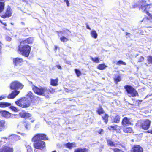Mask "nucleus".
Listing matches in <instances>:
<instances>
[{"mask_svg":"<svg viewBox=\"0 0 152 152\" xmlns=\"http://www.w3.org/2000/svg\"><path fill=\"white\" fill-rule=\"evenodd\" d=\"M42 140H48V138L43 134H38L32 138V141L35 142L34 143L35 152H42V150L45 147V143Z\"/></svg>","mask_w":152,"mask_h":152,"instance_id":"nucleus-1","label":"nucleus"},{"mask_svg":"<svg viewBox=\"0 0 152 152\" xmlns=\"http://www.w3.org/2000/svg\"><path fill=\"white\" fill-rule=\"evenodd\" d=\"M10 138L6 137H3L1 138L0 140V146L2 145V147L0 148V152H13V148L8 145L7 143L9 142Z\"/></svg>","mask_w":152,"mask_h":152,"instance_id":"nucleus-2","label":"nucleus"},{"mask_svg":"<svg viewBox=\"0 0 152 152\" xmlns=\"http://www.w3.org/2000/svg\"><path fill=\"white\" fill-rule=\"evenodd\" d=\"M19 51L23 56L28 57L30 52L31 48L28 45L21 42L19 47Z\"/></svg>","mask_w":152,"mask_h":152,"instance_id":"nucleus-3","label":"nucleus"},{"mask_svg":"<svg viewBox=\"0 0 152 152\" xmlns=\"http://www.w3.org/2000/svg\"><path fill=\"white\" fill-rule=\"evenodd\" d=\"M31 88L34 92L37 94L40 95H44V94H46V93L48 92V91L47 90V88L42 87L41 86L38 87L32 84V82H31Z\"/></svg>","mask_w":152,"mask_h":152,"instance_id":"nucleus-4","label":"nucleus"},{"mask_svg":"<svg viewBox=\"0 0 152 152\" xmlns=\"http://www.w3.org/2000/svg\"><path fill=\"white\" fill-rule=\"evenodd\" d=\"M18 106L23 108L29 107L30 105V102L28 99L26 97H23L15 102Z\"/></svg>","mask_w":152,"mask_h":152,"instance_id":"nucleus-5","label":"nucleus"},{"mask_svg":"<svg viewBox=\"0 0 152 152\" xmlns=\"http://www.w3.org/2000/svg\"><path fill=\"white\" fill-rule=\"evenodd\" d=\"M124 88L126 89L129 96L135 97L138 95L137 91L132 87L129 86H124Z\"/></svg>","mask_w":152,"mask_h":152,"instance_id":"nucleus-6","label":"nucleus"},{"mask_svg":"<svg viewBox=\"0 0 152 152\" xmlns=\"http://www.w3.org/2000/svg\"><path fill=\"white\" fill-rule=\"evenodd\" d=\"M150 7V5L147 4L146 2L142 1L141 4V8L140 9L142 12H145L149 16H151L150 15V14L149 13L148 9Z\"/></svg>","mask_w":152,"mask_h":152,"instance_id":"nucleus-7","label":"nucleus"},{"mask_svg":"<svg viewBox=\"0 0 152 152\" xmlns=\"http://www.w3.org/2000/svg\"><path fill=\"white\" fill-rule=\"evenodd\" d=\"M23 87V86L19 82L17 81L12 82L10 85V88L12 90L22 89Z\"/></svg>","mask_w":152,"mask_h":152,"instance_id":"nucleus-8","label":"nucleus"},{"mask_svg":"<svg viewBox=\"0 0 152 152\" xmlns=\"http://www.w3.org/2000/svg\"><path fill=\"white\" fill-rule=\"evenodd\" d=\"M151 123L149 120L146 119L142 122L140 126L142 129L147 130L149 128Z\"/></svg>","mask_w":152,"mask_h":152,"instance_id":"nucleus-9","label":"nucleus"},{"mask_svg":"<svg viewBox=\"0 0 152 152\" xmlns=\"http://www.w3.org/2000/svg\"><path fill=\"white\" fill-rule=\"evenodd\" d=\"M143 149L140 145H134L131 151V152H142Z\"/></svg>","mask_w":152,"mask_h":152,"instance_id":"nucleus-10","label":"nucleus"},{"mask_svg":"<svg viewBox=\"0 0 152 152\" xmlns=\"http://www.w3.org/2000/svg\"><path fill=\"white\" fill-rule=\"evenodd\" d=\"M23 62L22 59L19 58H16L13 59V62L14 65L17 66L20 65L21 63Z\"/></svg>","mask_w":152,"mask_h":152,"instance_id":"nucleus-11","label":"nucleus"},{"mask_svg":"<svg viewBox=\"0 0 152 152\" xmlns=\"http://www.w3.org/2000/svg\"><path fill=\"white\" fill-rule=\"evenodd\" d=\"M20 93L19 91L15 90L13 91L10 94L7 96V98L9 99H13L15 98Z\"/></svg>","mask_w":152,"mask_h":152,"instance_id":"nucleus-12","label":"nucleus"},{"mask_svg":"<svg viewBox=\"0 0 152 152\" xmlns=\"http://www.w3.org/2000/svg\"><path fill=\"white\" fill-rule=\"evenodd\" d=\"M12 14L11 9L10 7H8L5 13L2 15V17L3 18H5L7 17H9L11 16Z\"/></svg>","mask_w":152,"mask_h":152,"instance_id":"nucleus-13","label":"nucleus"},{"mask_svg":"<svg viewBox=\"0 0 152 152\" xmlns=\"http://www.w3.org/2000/svg\"><path fill=\"white\" fill-rule=\"evenodd\" d=\"M122 124L123 126H124L131 124L130 119L126 117H124L123 119Z\"/></svg>","mask_w":152,"mask_h":152,"instance_id":"nucleus-14","label":"nucleus"},{"mask_svg":"<svg viewBox=\"0 0 152 152\" xmlns=\"http://www.w3.org/2000/svg\"><path fill=\"white\" fill-rule=\"evenodd\" d=\"M19 114L21 117L26 118L30 117L31 116V115L30 113L26 112H21L19 113Z\"/></svg>","mask_w":152,"mask_h":152,"instance_id":"nucleus-15","label":"nucleus"},{"mask_svg":"<svg viewBox=\"0 0 152 152\" xmlns=\"http://www.w3.org/2000/svg\"><path fill=\"white\" fill-rule=\"evenodd\" d=\"M107 142L108 145L111 146L116 147L118 145H119L117 143H115L112 141L111 140L109 139L107 140Z\"/></svg>","mask_w":152,"mask_h":152,"instance_id":"nucleus-16","label":"nucleus"},{"mask_svg":"<svg viewBox=\"0 0 152 152\" xmlns=\"http://www.w3.org/2000/svg\"><path fill=\"white\" fill-rule=\"evenodd\" d=\"M1 115L3 117L6 118H8L11 116V113L6 111H2Z\"/></svg>","mask_w":152,"mask_h":152,"instance_id":"nucleus-17","label":"nucleus"},{"mask_svg":"<svg viewBox=\"0 0 152 152\" xmlns=\"http://www.w3.org/2000/svg\"><path fill=\"white\" fill-rule=\"evenodd\" d=\"M58 78H56L55 79H50V85L53 86H57L58 85Z\"/></svg>","mask_w":152,"mask_h":152,"instance_id":"nucleus-18","label":"nucleus"},{"mask_svg":"<svg viewBox=\"0 0 152 152\" xmlns=\"http://www.w3.org/2000/svg\"><path fill=\"white\" fill-rule=\"evenodd\" d=\"M11 105V104L9 103L5 102H1L0 103V107H5L10 106Z\"/></svg>","mask_w":152,"mask_h":152,"instance_id":"nucleus-19","label":"nucleus"},{"mask_svg":"<svg viewBox=\"0 0 152 152\" xmlns=\"http://www.w3.org/2000/svg\"><path fill=\"white\" fill-rule=\"evenodd\" d=\"M10 139H12L13 140L15 141L20 140V136L16 135H12L9 136Z\"/></svg>","mask_w":152,"mask_h":152,"instance_id":"nucleus-20","label":"nucleus"},{"mask_svg":"<svg viewBox=\"0 0 152 152\" xmlns=\"http://www.w3.org/2000/svg\"><path fill=\"white\" fill-rule=\"evenodd\" d=\"M90 34L91 37L95 39H96L97 38L98 34L96 31L94 30H92L90 32Z\"/></svg>","mask_w":152,"mask_h":152,"instance_id":"nucleus-21","label":"nucleus"},{"mask_svg":"<svg viewBox=\"0 0 152 152\" xmlns=\"http://www.w3.org/2000/svg\"><path fill=\"white\" fill-rule=\"evenodd\" d=\"M124 132L127 133H133V130L131 127L124 128L123 129Z\"/></svg>","mask_w":152,"mask_h":152,"instance_id":"nucleus-22","label":"nucleus"},{"mask_svg":"<svg viewBox=\"0 0 152 152\" xmlns=\"http://www.w3.org/2000/svg\"><path fill=\"white\" fill-rule=\"evenodd\" d=\"M88 149L85 148H77L75 151V152H88Z\"/></svg>","mask_w":152,"mask_h":152,"instance_id":"nucleus-23","label":"nucleus"},{"mask_svg":"<svg viewBox=\"0 0 152 152\" xmlns=\"http://www.w3.org/2000/svg\"><path fill=\"white\" fill-rule=\"evenodd\" d=\"M65 146L69 149H71L73 147L75 146V143H68L65 144Z\"/></svg>","mask_w":152,"mask_h":152,"instance_id":"nucleus-24","label":"nucleus"},{"mask_svg":"<svg viewBox=\"0 0 152 152\" xmlns=\"http://www.w3.org/2000/svg\"><path fill=\"white\" fill-rule=\"evenodd\" d=\"M102 118L104 121V122L107 124L108 122V115L106 114H104L102 115Z\"/></svg>","mask_w":152,"mask_h":152,"instance_id":"nucleus-25","label":"nucleus"},{"mask_svg":"<svg viewBox=\"0 0 152 152\" xmlns=\"http://www.w3.org/2000/svg\"><path fill=\"white\" fill-rule=\"evenodd\" d=\"M33 41V39L32 38H28L26 40L23 42H24V43L25 44H26V43L31 44L32 42Z\"/></svg>","mask_w":152,"mask_h":152,"instance_id":"nucleus-26","label":"nucleus"},{"mask_svg":"<svg viewBox=\"0 0 152 152\" xmlns=\"http://www.w3.org/2000/svg\"><path fill=\"white\" fill-rule=\"evenodd\" d=\"M107 66L104 64H100L98 66V68L99 70L104 69Z\"/></svg>","mask_w":152,"mask_h":152,"instance_id":"nucleus-27","label":"nucleus"},{"mask_svg":"<svg viewBox=\"0 0 152 152\" xmlns=\"http://www.w3.org/2000/svg\"><path fill=\"white\" fill-rule=\"evenodd\" d=\"M120 119V116L119 115L115 116L113 118V121L116 123H118L119 122Z\"/></svg>","mask_w":152,"mask_h":152,"instance_id":"nucleus-28","label":"nucleus"},{"mask_svg":"<svg viewBox=\"0 0 152 152\" xmlns=\"http://www.w3.org/2000/svg\"><path fill=\"white\" fill-rule=\"evenodd\" d=\"M5 122L4 121H0V131H1L4 126Z\"/></svg>","mask_w":152,"mask_h":152,"instance_id":"nucleus-29","label":"nucleus"},{"mask_svg":"<svg viewBox=\"0 0 152 152\" xmlns=\"http://www.w3.org/2000/svg\"><path fill=\"white\" fill-rule=\"evenodd\" d=\"M26 96L30 98L31 100L32 99L34 98L33 94L31 91H29L28 92Z\"/></svg>","mask_w":152,"mask_h":152,"instance_id":"nucleus-30","label":"nucleus"},{"mask_svg":"<svg viewBox=\"0 0 152 152\" xmlns=\"http://www.w3.org/2000/svg\"><path fill=\"white\" fill-rule=\"evenodd\" d=\"M4 3L0 2V12H2L4 9Z\"/></svg>","mask_w":152,"mask_h":152,"instance_id":"nucleus-31","label":"nucleus"},{"mask_svg":"<svg viewBox=\"0 0 152 152\" xmlns=\"http://www.w3.org/2000/svg\"><path fill=\"white\" fill-rule=\"evenodd\" d=\"M60 39L61 42H67L68 40V39L64 36L61 37L60 38Z\"/></svg>","mask_w":152,"mask_h":152,"instance_id":"nucleus-32","label":"nucleus"},{"mask_svg":"<svg viewBox=\"0 0 152 152\" xmlns=\"http://www.w3.org/2000/svg\"><path fill=\"white\" fill-rule=\"evenodd\" d=\"M116 64L117 65H126V64L122 61L120 60L116 63Z\"/></svg>","mask_w":152,"mask_h":152,"instance_id":"nucleus-33","label":"nucleus"},{"mask_svg":"<svg viewBox=\"0 0 152 152\" xmlns=\"http://www.w3.org/2000/svg\"><path fill=\"white\" fill-rule=\"evenodd\" d=\"M91 60L94 62L96 63H99V60L98 57H95V58H93L91 57Z\"/></svg>","mask_w":152,"mask_h":152,"instance_id":"nucleus-34","label":"nucleus"},{"mask_svg":"<svg viewBox=\"0 0 152 152\" xmlns=\"http://www.w3.org/2000/svg\"><path fill=\"white\" fill-rule=\"evenodd\" d=\"M119 126H110L108 127L109 129H111V128H113L114 130H117V129H119Z\"/></svg>","mask_w":152,"mask_h":152,"instance_id":"nucleus-35","label":"nucleus"},{"mask_svg":"<svg viewBox=\"0 0 152 152\" xmlns=\"http://www.w3.org/2000/svg\"><path fill=\"white\" fill-rule=\"evenodd\" d=\"M97 112L99 115L103 114L104 113L103 110V109L101 108H100L97 111Z\"/></svg>","mask_w":152,"mask_h":152,"instance_id":"nucleus-36","label":"nucleus"},{"mask_svg":"<svg viewBox=\"0 0 152 152\" xmlns=\"http://www.w3.org/2000/svg\"><path fill=\"white\" fill-rule=\"evenodd\" d=\"M75 71L77 77H79L81 75V73L79 70L75 69Z\"/></svg>","mask_w":152,"mask_h":152,"instance_id":"nucleus-37","label":"nucleus"},{"mask_svg":"<svg viewBox=\"0 0 152 152\" xmlns=\"http://www.w3.org/2000/svg\"><path fill=\"white\" fill-rule=\"evenodd\" d=\"M97 132L99 134L102 135L104 134V131L103 129H101L98 130Z\"/></svg>","mask_w":152,"mask_h":152,"instance_id":"nucleus-38","label":"nucleus"},{"mask_svg":"<svg viewBox=\"0 0 152 152\" xmlns=\"http://www.w3.org/2000/svg\"><path fill=\"white\" fill-rule=\"evenodd\" d=\"M47 90L48 91V92L46 93V94H48L49 93L51 94H53L55 92V90L54 89H51V90L47 89Z\"/></svg>","mask_w":152,"mask_h":152,"instance_id":"nucleus-39","label":"nucleus"},{"mask_svg":"<svg viewBox=\"0 0 152 152\" xmlns=\"http://www.w3.org/2000/svg\"><path fill=\"white\" fill-rule=\"evenodd\" d=\"M27 152H33L32 148L29 145H28L26 147Z\"/></svg>","mask_w":152,"mask_h":152,"instance_id":"nucleus-40","label":"nucleus"},{"mask_svg":"<svg viewBox=\"0 0 152 152\" xmlns=\"http://www.w3.org/2000/svg\"><path fill=\"white\" fill-rule=\"evenodd\" d=\"M144 60V58L142 56H140L138 60V62H141L143 61Z\"/></svg>","mask_w":152,"mask_h":152,"instance_id":"nucleus-41","label":"nucleus"},{"mask_svg":"<svg viewBox=\"0 0 152 152\" xmlns=\"http://www.w3.org/2000/svg\"><path fill=\"white\" fill-rule=\"evenodd\" d=\"M115 80V82H118L121 81V78L119 76H118L114 78Z\"/></svg>","mask_w":152,"mask_h":152,"instance_id":"nucleus-42","label":"nucleus"},{"mask_svg":"<svg viewBox=\"0 0 152 152\" xmlns=\"http://www.w3.org/2000/svg\"><path fill=\"white\" fill-rule=\"evenodd\" d=\"M70 33V32L69 30H66L62 32V34L64 35H65V34H66L67 35H68Z\"/></svg>","mask_w":152,"mask_h":152,"instance_id":"nucleus-43","label":"nucleus"},{"mask_svg":"<svg viewBox=\"0 0 152 152\" xmlns=\"http://www.w3.org/2000/svg\"><path fill=\"white\" fill-rule=\"evenodd\" d=\"M10 108L12 110L15 112H17L18 111V110L17 108L14 106H11Z\"/></svg>","mask_w":152,"mask_h":152,"instance_id":"nucleus-44","label":"nucleus"},{"mask_svg":"<svg viewBox=\"0 0 152 152\" xmlns=\"http://www.w3.org/2000/svg\"><path fill=\"white\" fill-rule=\"evenodd\" d=\"M114 152H123V151L119 149L114 148L112 149Z\"/></svg>","mask_w":152,"mask_h":152,"instance_id":"nucleus-45","label":"nucleus"},{"mask_svg":"<svg viewBox=\"0 0 152 152\" xmlns=\"http://www.w3.org/2000/svg\"><path fill=\"white\" fill-rule=\"evenodd\" d=\"M25 127L27 129H28L30 128L29 127V124L28 123H24V124Z\"/></svg>","mask_w":152,"mask_h":152,"instance_id":"nucleus-46","label":"nucleus"},{"mask_svg":"<svg viewBox=\"0 0 152 152\" xmlns=\"http://www.w3.org/2000/svg\"><path fill=\"white\" fill-rule=\"evenodd\" d=\"M148 61L149 63H152V57L149 56L148 57Z\"/></svg>","mask_w":152,"mask_h":152,"instance_id":"nucleus-47","label":"nucleus"},{"mask_svg":"<svg viewBox=\"0 0 152 152\" xmlns=\"http://www.w3.org/2000/svg\"><path fill=\"white\" fill-rule=\"evenodd\" d=\"M18 117V115H15V114H11V118H17Z\"/></svg>","mask_w":152,"mask_h":152,"instance_id":"nucleus-48","label":"nucleus"},{"mask_svg":"<svg viewBox=\"0 0 152 152\" xmlns=\"http://www.w3.org/2000/svg\"><path fill=\"white\" fill-rule=\"evenodd\" d=\"M64 1L66 3V5L67 7L69 6V0H64Z\"/></svg>","mask_w":152,"mask_h":152,"instance_id":"nucleus-49","label":"nucleus"},{"mask_svg":"<svg viewBox=\"0 0 152 152\" xmlns=\"http://www.w3.org/2000/svg\"><path fill=\"white\" fill-rule=\"evenodd\" d=\"M6 39L7 41H11L12 39L10 37L7 36L6 37Z\"/></svg>","mask_w":152,"mask_h":152,"instance_id":"nucleus-50","label":"nucleus"},{"mask_svg":"<svg viewBox=\"0 0 152 152\" xmlns=\"http://www.w3.org/2000/svg\"><path fill=\"white\" fill-rule=\"evenodd\" d=\"M6 97V95H4L0 96V100L5 99Z\"/></svg>","mask_w":152,"mask_h":152,"instance_id":"nucleus-51","label":"nucleus"},{"mask_svg":"<svg viewBox=\"0 0 152 152\" xmlns=\"http://www.w3.org/2000/svg\"><path fill=\"white\" fill-rule=\"evenodd\" d=\"M126 38L130 37L131 35V34L130 33H127V32H126Z\"/></svg>","mask_w":152,"mask_h":152,"instance_id":"nucleus-52","label":"nucleus"},{"mask_svg":"<svg viewBox=\"0 0 152 152\" xmlns=\"http://www.w3.org/2000/svg\"><path fill=\"white\" fill-rule=\"evenodd\" d=\"M2 44L1 42L0 41V54L1 53V49L2 48Z\"/></svg>","mask_w":152,"mask_h":152,"instance_id":"nucleus-53","label":"nucleus"},{"mask_svg":"<svg viewBox=\"0 0 152 152\" xmlns=\"http://www.w3.org/2000/svg\"><path fill=\"white\" fill-rule=\"evenodd\" d=\"M56 67L59 69L61 70L62 69V68L60 65H56Z\"/></svg>","mask_w":152,"mask_h":152,"instance_id":"nucleus-54","label":"nucleus"},{"mask_svg":"<svg viewBox=\"0 0 152 152\" xmlns=\"http://www.w3.org/2000/svg\"><path fill=\"white\" fill-rule=\"evenodd\" d=\"M86 28L87 29L90 30H91V28L89 27L88 25H86Z\"/></svg>","mask_w":152,"mask_h":152,"instance_id":"nucleus-55","label":"nucleus"},{"mask_svg":"<svg viewBox=\"0 0 152 152\" xmlns=\"http://www.w3.org/2000/svg\"><path fill=\"white\" fill-rule=\"evenodd\" d=\"M147 132L148 133H150L152 134V130H149L147 131Z\"/></svg>","mask_w":152,"mask_h":152,"instance_id":"nucleus-56","label":"nucleus"},{"mask_svg":"<svg viewBox=\"0 0 152 152\" xmlns=\"http://www.w3.org/2000/svg\"><path fill=\"white\" fill-rule=\"evenodd\" d=\"M55 48L56 49H57V47L56 46H55Z\"/></svg>","mask_w":152,"mask_h":152,"instance_id":"nucleus-57","label":"nucleus"},{"mask_svg":"<svg viewBox=\"0 0 152 152\" xmlns=\"http://www.w3.org/2000/svg\"><path fill=\"white\" fill-rule=\"evenodd\" d=\"M150 15H151V16H150V17H151V18H152V15H151V14H150Z\"/></svg>","mask_w":152,"mask_h":152,"instance_id":"nucleus-58","label":"nucleus"},{"mask_svg":"<svg viewBox=\"0 0 152 152\" xmlns=\"http://www.w3.org/2000/svg\"><path fill=\"white\" fill-rule=\"evenodd\" d=\"M31 122H34V120H33V121H31Z\"/></svg>","mask_w":152,"mask_h":152,"instance_id":"nucleus-59","label":"nucleus"},{"mask_svg":"<svg viewBox=\"0 0 152 152\" xmlns=\"http://www.w3.org/2000/svg\"><path fill=\"white\" fill-rule=\"evenodd\" d=\"M23 1H25L26 0H22Z\"/></svg>","mask_w":152,"mask_h":152,"instance_id":"nucleus-60","label":"nucleus"},{"mask_svg":"<svg viewBox=\"0 0 152 152\" xmlns=\"http://www.w3.org/2000/svg\"><path fill=\"white\" fill-rule=\"evenodd\" d=\"M26 30H28V28H26Z\"/></svg>","mask_w":152,"mask_h":152,"instance_id":"nucleus-61","label":"nucleus"},{"mask_svg":"<svg viewBox=\"0 0 152 152\" xmlns=\"http://www.w3.org/2000/svg\"><path fill=\"white\" fill-rule=\"evenodd\" d=\"M21 23H22V24H24V23H23V22H22Z\"/></svg>","mask_w":152,"mask_h":152,"instance_id":"nucleus-62","label":"nucleus"},{"mask_svg":"<svg viewBox=\"0 0 152 152\" xmlns=\"http://www.w3.org/2000/svg\"><path fill=\"white\" fill-rule=\"evenodd\" d=\"M4 25H6V23H5V24L4 23Z\"/></svg>","mask_w":152,"mask_h":152,"instance_id":"nucleus-63","label":"nucleus"},{"mask_svg":"<svg viewBox=\"0 0 152 152\" xmlns=\"http://www.w3.org/2000/svg\"><path fill=\"white\" fill-rule=\"evenodd\" d=\"M137 55H137L135 57H137Z\"/></svg>","mask_w":152,"mask_h":152,"instance_id":"nucleus-64","label":"nucleus"}]
</instances>
